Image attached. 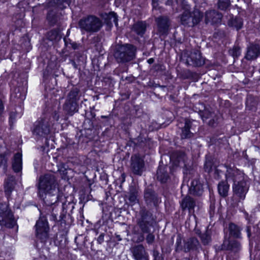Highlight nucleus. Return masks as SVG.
Listing matches in <instances>:
<instances>
[{"mask_svg": "<svg viewBox=\"0 0 260 260\" xmlns=\"http://www.w3.org/2000/svg\"><path fill=\"white\" fill-rule=\"evenodd\" d=\"M155 223V219L151 212L145 207L141 208L139 212V217L137 218V224L142 234L139 236L137 240V242H141L144 240V234H147L146 240L148 244H152L154 242L155 236L153 232H151V229L154 227Z\"/></svg>", "mask_w": 260, "mask_h": 260, "instance_id": "1", "label": "nucleus"}, {"mask_svg": "<svg viewBox=\"0 0 260 260\" xmlns=\"http://www.w3.org/2000/svg\"><path fill=\"white\" fill-rule=\"evenodd\" d=\"M225 176L226 180L232 179L234 182L233 191L234 197L237 199L236 203L245 200L249 186L244 179L243 174L235 168L228 167Z\"/></svg>", "mask_w": 260, "mask_h": 260, "instance_id": "2", "label": "nucleus"}, {"mask_svg": "<svg viewBox=\"0 0 260 260\" xmlns=\"http://www.w3.org/2000/svg\"><path fill=\"white\" fill-rule=\"evenodd\" d=\"M183 12L180 15V23L185 27H193L198 25L202 20L203 15L198 9L192 12L189 11L190 6L185 2L182 3Z\"/></svg>", "mask_w": 260, "mask_h": 260, "instance_id": "3", "label": "nucleus"}, {"mask_svg": "<svg viewBox=\"0 0 260 260\" xmlns=\"http://www.w3.org/2000/svg\"><path fill=\"white\" fill-rule=\"evenodd\" d=\"M137 47L131 44L118 45L116 47L114 57L118 63H125L136 58Z\"/></svg>", "mask_w": 260, "mask_h": 260, "instance_id": "4", "label": "nucleus"}, {"mask_svg": "<svg viewBox=\"0 0 260 260\" xmlns=\"http://www.w3.org/2000/svg\"><path fill=\"white\" fill-rule=\"evenodd\" d=\"M53 124L50 116L40 118L34 124L33 135L38 137H46L50 134Z\"/></svg>", "mask_w": 260, "mask_h": 260, "instance_id": "5", "label": "nucleus"}, {"mask_svg": "<svg viewBox=\"0 0 260 260\" xmlns=\"http://www.w3.org/2000/svg\"><path fill=\"white\" fill-rule=\"evenodd\" d=\"M78 24L82 31L95 32L98 31L102 26V22L97 17L89 15L81 19Z\"/></svg>", "mask_w": 260, "mask_h": 260, "instance_id": "6", "label": "nucleus"}, {"mask_svg": "<svg viewBox=\"0 0 260 260\" xmlns=\"http://www.w3.org/2000/svg\"><path fill=\"white\" fill-rule=\"evenodd\" d=\"M35 227L36 235L37 238V244L39 245V242H40L42 244L41 246L43 247L49 238L48 231L49 228L46 217L41 216L37 221Z\"/></svg>", "mask_w": 260, "mask_h": 260, "instance_id": "7", "label": "nucleus"}, {"mask_svg": "<svg viewBox=\"0 0 260 260\" xmlns=\"http://www.w3.org/2000/svg\"><path fill=\"white\" fill-rule=\"evenodd\" d=\"M16 223L13 214L7 204H0V225L9 228L14 227Z\"/></svg>", "mask_w": 260, "mask_h": 260, "instance_id": "8", "label": "nucleus"}, {"mask_svg": "<svg viewBox=\"0 0 260 260\" xmlns=\"http://www.w3.org/2000/svg\"><path fill=\"white\" fill-rule=\"evenodd\" d=\"M57 185L55 176L53 174H47L40 177L38 185L40 192L57 189Z\"/></svg>", "mask_w": 260, "mask_h": 260, "instance_id": "9", "label": "nucleus"}, {"mask_svg": "<svg viewBox=\"0 0 260 260\" xmlns=\"http://www.w3.org/2000/svg\"><path fill=\"white\" fill-rule=\"evenodd\" d=\"M186 55V63L193 67H200L205 63V60L201 55L200 51L197 49H192L187 52Z\"/></svg>", "mask_w": 260, "mask_h": 260, "instance_id": "10", "label": "nucleus"}, {"mask_svg": "<svg viewBox=\"0 0 260 260\" xmlns=\"http://www.w3.org/2000/svg\"><path fill=\"white\" fill-rule=\"evenodd\" d=\"M199 114L203 121L206 122L208 125L215 127L218 123V117L214 111L207 108L203 110H200Z\"/></svg>", "mask_w": 260, "mask_h": 260, "instance_id": "11", "label": "nucleus"}, {"mask_svg": "<svg viewBox=\"0 0 260 260\" xmlns=\"http://www.w3.org/2000/svg\"><path fill=\"white\" fill-rule=\"evenodd\" d=\"M157 29L160 35H167L169 31L171 22L169 17L160 16L155 18Z\"/></svg>", "mask_w": 260, "mask_h": 260, "instance_id": "12", "label": "nucleus"}, {"mask_svg": "<svg viewBox=\"0 0 260 260\" xmlns=\"http://www.w3.org/2000/svg\"><path fill=\"white\" fill-rule=\"evenodd\" d=\"M144 198L146 205L149 207H156L161 202L155 192L151 187H147L144 192Z\"/></svg>", "mask_w": 260, "mask_h": 260, "instance_id": "13", "label": "nucleus"}, {"mask_svg": "<svg viewBox=\"0 0 260 260\" xmlns=\"http://www.w3.org/2000/svg\"><path fill=\"white\" fill-rule=\"evenodd\" d=\"M131 168L133 173L137 175H141L144 170V161L139 155H132L131 158Z\"/></svg>", "mask_w": 260, "mask_h": 260, "instance_id": "14", "label": "nucleus"}, {"mask_svg": "<svg viewBox=\"0 0 260 260\" xmlns=\"http://www.w3.org/2000/svg\"><path fill=\"white\" fill-rule=\"evenodd\" d=\"M222 15L215 10H209L205 14V22L212 25L220 23Z\"/></svg>", "mask_w": 260, "mask_h": 260, "instance_id": "15", "label": "nucleus"}, {"mask_svg": "<svg viewBox=\"0 0 260 260\" xmlns=\"http://www.w3.org/2000/svg\"><path fill=\"white\" fill-rule=\"evenodd\" d=\"M130 250L135 260H149L148 254L143 245H135Z\"/></svg>", "mask_w": 260, "mask_h": 260, "instance_id": "16", "label": "nucleus"}, {"mask_svg": "<svg viewBox=\"0 0 260 260\" xmlns=\"http://www.w3.org/2000/svg\"><path fill=\"white\" fill-rule=\"evenodd\" d=\"M43 192L45 193L44 200L47 206H52L55 204L61 197L58 188Z\"/></svg>", "mask_w": 260, "mask_h": 260, "instance_id": "17", "label": "nucleus"}, {"mask_svg": "<svg viewBox=\"0 0 260 260\" xmlns=\"http://www.w3.org/2000/svg\"><path fill=\"white\" fill-rule=\"evenodd\" d=\"M197 204L196 201L192 197L186 196L184 197L180 202V206L182 210H187L189 213L194 212V208Z\"/></svg>", "mask_w": 260, "mask_h": 260, "instance_id": "18", "label": "nucleus"}, {"mask_svg": "<svg viewBox=\"0 0 260 260\" xmlns=\"http://www.w3.org/2000/svg\"><path fill=\"white\" fill-rule=\"evenodd\" d=\"M189 191L191 194L197 196H201L204 192L203 183L198 179H194L191 183Z\"/></svg>", "mask_w": 260, "mask_h": 260, "instance_id": "19", "label": "nucleus"}, {"mask_svg": "<svg viewBox=\"0 0 260 260\" xmlns=\"http://www.w3.org/2000/svg\"><path fill=\"white\" fill-rule=\"evenodd\" d=\"M260 54V46L258 45L251 44L247 48V52L245 58L247 60H253L256 58Z\"/></svg>", "mask_w": 260, "mask_h": 260, "instance_id": "20", "label": "nucleus"}, {"mask_svg": "<svg viewBox=\"0 0 260 260\" xmlns=\"http://www.w3.org/2000/svg\"><path fill=\"white\" fill-rule=\"evenodd\" d=\"M16 183V182L15 178L13 176H8L5 179L4 183V191L8 198L10 197L12 191L15 188Z\"/></svg>", "mask_w": 260, "mask_h": 260, "instance_id": "21", "label": "nucleus"}, {"mask_svg": "<svg viewBox=\"0 0 260 260\" xmlns=\"http://www.w3.org/2000/svg\"><path fill=\"white\" fill-rule=\"evenodd\" d=\"M170 159L176 166H179L181 164L185 166V163L186 159V156L183 152L176 151L174 152L171 156Z\"/></svg>", "mask_w": 260, "mask_h": 260, "instance_id": "22", "label": "nucleus"}, {"mask_svg": "<svg viewBox=\"0 0 260 260\" xmlns=\"http://www.w3.org/2000/svg\"><path fill=\"white\" fill-rule=\"evenodd\" d=\"M222 250H232L234 252H238L241 249V244L237 240L231 241L224 240L221 245Z\"/></svg>", "mask_w": 260, "mask_h": 260, "instance_id": "23", "label": "nucleus"}, {"mask_svg": "<svg viewBox=\"0 0 260 260\" xmlns=\"http://www.w3.org/2000/svg\"><path fill=\"white\" fill-rule=\"evenodd\" d=\"M63 110L68 115L72 116L78 111V104L67 100L65 101L62 106Z\"/></svg>", "mask_w": 260, "mask_h": 260, "instance_id": "24", "label": "nucleus"}, {"mask_svg": "<svg viewBox=\"0 0 260 260\" xmlns=\"http://www.w3.org/2000/svg\"><path fill=\"white\" fill-rule=\"evenodd\" d=\"M157 179L161 183H165L170 179V176L168 172L167 166H160L158 167L156 173Z\"/></svg>", "mask_w": 260, "mask_h": 260, "instance_id": "25", "label": "nucleus"}, {"mask_svg": "<svg viewBox=\"0 0 260 260\" xmlns=\"http://www.w3.org/2000/svg\"><path fill=\"white\" fill-rule=\"evenodd\" d=\"M191 125L192 122L189 119L185 120L184 125L182 127L180 134L182 139H190L193 136V134L190 131Z\"/></svg>", "mask_w": 260, "mask_h": 260, "instance_id": "26", "label": "nucleus"}, {"mask_svg": "<svg viewBox=\"0 0 260 260\" xmlns=\"http://www.w3.org/2000/svg\"><path fill=\"white\" fill-rule=\"evenodd\" d=\"M200 247V244L198 239L191 237L187 239L184 244V251H189L190 250H198Z\"/></svg>", "mask_w": 260, "mask_h": 260, "instance_id": "27", "label": "nucleus"}, {"mask_svg": "<svg viewBox=\"0 0 260 260\" xmlns=\"http://www.w3.org/2000/svg\"><path fill=\"white\" fill-rule=\"evenodd\" d=\"M81 95V93L80 89L77 87H74L69 92L66 98V100L78 104Z\"/></svg>", "mask_w": 260, "mask_h": 260, "instance_id": "28", "label": "nucleus"}, {"mask_svg": "<svg viewBox=\"0 0 260 260\" xmlns=\"http://www.w3.org/2000/svg\"><path fill=\"white\" fill-rule=\"evenodd\" d=\"M11 154V152L6 147L0 146V167L4 166L5 168L7 167V162Z\"/></svg>", "mask_w": 260, "mask_h": 260, "instance_id": "29", "label": "nucleus"}, {"mask_svg": "<svg viewBox=\"0 0 260 260\" xmlns=\"http://www.w3.org/2000/svg\"><path fill=\"white\" fill-rule=\"evenodd\" d=\"M22 153L17 152L14 155L12 160L13 170L15 172H19L22 170Z\"/></svg>", "mask_w": 260, "mask_h": 260, "instance_id": "30", "label": "nucleus"}, {"mask_svg": "<svg viewBox=\"0 0 260 260\" xmlns=\"http://www.w3.org/2000/svg\"><path fill=\"white\" fill-rule=\"evenodd\" d=\"M146 23L145 22L139 21L133 25L132 30L138 35L142 36L146 31Z\"/></svg>", "mask_w": 260, "mask_h": 260, "instance_id": "31", "label": "nucleus"}, {"mask_svg": "<svg viewBox=\"0 0 260 260\" xmlns=\"http://www.w3.org/2000/svg\"><path fill=\"white\" fill-rule=\"evenodd\" d=\"M229 230L230 235L235 238H241V229L240 226L234 223H231L229 225Z\"/></svg>", "mask_w": 260, "mask_h": 260, "instance_id": "32", "label": "nucleus"}, {"mask_svg": "<svg viewBox=\"0 0 260 260\" xmlns=\"http://www.w3.org/2000/svg\"><path fill=\"white\" fill-rule=\"evenodd\" d=\"M47 20L50 25L56 24L59 20V15L54 10H50L47 15Z\"/></svg>", "mask_w": 260, "mask_h": 260, "instance_id": "33", "label": "nucleus"}, {"mask_svg": "<svg viewBox=\"0 0 260 260\" xmlns=\"http://www.w3.org/2000/svg\"><path fill=\"white\" fill-rule=\"evenodd\" d=\"M48 215L49 216V218L51 220H52L54 221L59 222L60 224L66 223L65 219L67 217V215L63 212L60 213V214L59 216V219H58L57 217V211L53 208L51 214H48Z\"/></svg>", "mask_w": 260, "mask_h": 260, "instance_id": "34", "label": "nucleus"}, {"mask_svg": "<svg viewBox=\"0 0 260 260\" xmlns=\"http://www.w3.org/2000/svg\"><path fill=\"white\" fill-rule=\"evenodd\" d=\"M229 185L226 181H222L218 184V193L222 197H226L228 195Z\"/></svg>", "mask_w": 260, "mask_h": 260, "instance_id": "35", "label": "nucleus"}, {"mask_svg": "<svg viewBox=\"0 0 260 260\" xmlns=\"http://www.w3.org/2000/svg\"><path fill=\"white\" fill-rule=\"evenodd\" d=\"M105 23L109 25H112L113 23L117 26L118 25V18L116 13L113 12H110L109 14H106L104 17Z\"/></svg>", "mask_w": 260, "mask_h": 260, "instance_id": "36", "label": "nucleus"}, {"mask_svg": "<svg viewBox=\"0 0 260 260\" xmlns=\"http://www.w3.org/2000/svg\"><path fill=\"white\" fill-rule=\"evenodd\" d=\"M46 38L50 41L57 42L61 39V37L57 29H53L47 33Z\"/></svg>", "mask_w": 260, "mask_h": 260, "instance_id": "37", "label": "nucleus"}, {"mask_svg": "<svg viewBox=\"0 0 260 260\" xmlns=\"http://www.w3.org/2000/svg\"><path fill=\"white\" fill-rule=\"evenodd\" d=\"M138 190L135 187H131L128 193V199L132 205L135 204L138 202Z\"/></svg>", "mask_w": 260, "mask_h": 260, "instance_id": "38", "label": "nucleus"}, {"mask_svg": "<svg viewBox=\"0 0 260 260\" xmlns=\"http://www.w3.org/2000/svg\"><path fill=\"white\" fill-rule=\"evenodd\" d=\"M228 25L230 26L235 27L237 30H239L242 28L243 21L242 18L240 17L232 18L229 20Z\"/></svg>", "mask_w": 260, "mask_h": 260, "instance_id": "39", "label": "nucleus"}, {"mask_svg": "<svg viewBox=\"0 0 260 260\" xmlns=\"http://www.w3.org/2000/svg\"><path fill=\"white\" fill-rule=\"evenodd\" d=\"M71 0H52L49 3V6H52L54 4L56 7L61 9H63L66 7V5H69Z\"/></svg>", "mask_w": 260, "mask_h": 260, "instance_id": "40", "label": "nucleus"}, {"mask_svg": "<svg viewBox=\"0 0 260 260\" xmlns=\"http://www.w3.org/2000/svg\"><path fill=\"white\" fill-rule=\"evenodd\" d=\"M204 169L205 171L208 173H210L213 170H215V173L219 176V173L221 172L218 169L216 168V167L213 165V163L211 160H207L204 165ZM218 179L219 177H218Z\"/></svg>", "mask_w": 260, "mask_h": 260, "instance_id": "41", "label": "nucleus"}, {"mask_svg": "<svg viewBox=\"0 0 260 260\" xmlns=\"http://www.w3.org/2000/svg\"><path fill=\"white\" fill-rule=\"evenodd\" d=\"M212 232L210 230H206L202 235H200V239L204 245H208L211 241Z\"/></svg>", "mask_w": 260, "mask_h": 260, "instance_id": "42", "label": "nucleus"}, {"mask_svg": "<svg viewBox=\"0 0 260 260\" xmlns=\"http://www.w3.org/2000/svg\"><path fill=\"white\" fill-rule=\"evenodd\" d=\"M153 10H157L161 9L162 7L160 6L161 4H165L166 5H170L172 2L170 0H152Z\"/></svg>", "mask_w": 260, "mask_h": 260, "instance_id": "43", "label": "nucleus"}, {"mask_svg": "<svg viewBox=\"0 0 260 260\" xmlns=\"http://www.w3.org/2000/svg\"><path fill=\"white\" fill-rule=\"evenodd\" d=\"M217 6L219 10L226 11L231 6V1L230 0H218Z\"/></svg>", "mask_w": 260, "mask_h": 260, "instance_id": "44", "label": "nucleus"}, {"mask_svg": "<svg viewBox=\"0 0 260 260\" xmlns=\"http://www.w3.org/2000/svg\"><path fill=\"white\" fill-rule=\"evenodd\" d=\"M65 45L68 47H71L74 50H79L81 46L75 42H72L70 40L64 39Z\"/></svg>", "mask_w": 260, "mask_h": 260, "instance_id": "45", "label": "nucleus"}, {"mask_svg": "<svg viewBox=\"0 0 260 260\" xmlns=\"http://www.w3.org/2000/svg\"><path fill=\"white\" fill-rule=\"evenodd\" d=\"M229 53L234 58H238L241 54V48L239 46L235 45L229 50Z\"/></svg>", "mask_w": 260, "mask_h": 260, "instance_id": "46", "label": "nucleus"}, {"mask_svg": "<svg viewBox=\"0 0 260 260\" xmlns=\"http://www.w3.org/2000/svg\"><path fill=\"white\" fill-rule=\"evenodd\" d=\"M183 237L180 234H178L176 238V250L180 251L182 250H184V246H183L182 244V240Z\"/></svg>", "mask_w": 260, "mask_h": 260, "instance_id": "47", "label": "nucleus"}, {"mask_svg": "<svg viewBox=\"0 0 260 260\" xmlns=\"http://www.w3.org/2000/svg\"><path fill=\"white\" fill-rule=\"evenodd\" d=\"M246 107L249 108L250 110L253 109L256 105V102L254 101V99L251 96L249 95L247 98L246 102Z\"/></svg>", "mask_w": 260, "mask_h": 260, "instance_id": "48", "label": "nucleus"}, {"mask_svg": "<svg viewBox=\"0 0 260 260\" xmlns=\"http://www.w3.org/2000/svg\"><path fill=\"white\" fill-rule=\"evenodd\" d=\"M153 260H162L161 256L159 254V252L155 249L153 250Z\"/></svg>", "mask_w": 260, "mask_h": 260, "instance_id": "49", "label": "nucleus"}, {"mask_svg": "<svg viewBox=\"0 0 260 260\" xmlns=\"http://www.w3.org/2000/svg\"><path fill=\"white\" fill-rule=\"evenodd\" d=\"M104 233H102L100 235L97 239V242L99 244H101L104 241Z\"/></svg>", "mask_w": 260, "mask_h": 260, "instance_id": "50", "label": "nucleus"}, {"mask_svg": "<svg viewBox=\"0 0 260 260\" xmlns=\"http://www.w3.org/2000/svg\"><path fill=\"white\" fill-rule=\"evenodd\" d=\"M52 117L54 120L58 121L59 119V115L58 112L56 111L53 112L52 114Z\"/></svg>", "mask_w": 260, "mask_h": 260, "instance_id": "51", "label": "nucleus"}, {"mask_svg": "<svg viewBox=\"0 0 260 260\" xmlns=\"http://www.w3.org/2000/svg\"><path fill=\"white\" fill-rule=\"evenodd\" d=\"M246 233L247 234V236L248 238H250L251 236V229L250 226H247L246 227Z\"/></svg>", "mask_w": 260, "mask_h": 260, "instance_id": "52", "label": "nucleus"}, {"mask_svg": "<svg viewBox=\"0 0 260 260\" xmlns=\"http://www.w3.org/2000/svg\"><path fill=\"white\" fill-rule=\"evenodd\" d=\"M90 114H91V117L92 118H94V117L95 116V114L93 112H92V110H94V106H93L92 107H90Z\"/></svg>", "mask_w": 260, "mask_h": 260, "instance_id": "53", "label": "nucleus"}, {"mask_svg": "<svg viewBox=\"0 0 260 260\" xmlns=\"http://www.w3.org/2000/svg\"><path fill=\"white\" fill-rule=\"evenodd\" d=\"M3 109H4L3 104L2 101L0 100V115H1V114L3 112Z\"/></svg>", "mask_w": 260, "mask_h": 260, "instance_id": "54", "label": "nucleus"}, {"mask_svg": "<svg viewBox=\"0 0 260 260\" xmlns=\"http://www.w3.org/2000/svg\"><path fill=\"white\" fill-rule=\"evenodd\" d=\"M218 34H220V35H223V33L222 32H221L220 31H218L217 32H215L214 34V37L217 38V35H218Z\"/></svg>", "mask_w": 260, "mask_h": 260, "instance_id": "55", "label": "nucleus"}, {"mask_svg": "<svg viewBox=\"0 0 260 260\" xmlns=\"http://www.w3.org/2000/svg\"><path fill=\"white\" fill-rule=\"evenodd\" d=\"M154 59L153 58H150L147 60V62L149 64H152L154 62Z\"/></svg>", "mask_w": 260, "mask_h": 260, "instance_id": "56", "label": "nucleus"}, {"mask_svg": "<svg viewBox=\"0 0 260 260\" xmlns=\"http://www.w3.org/2000/svg\"><path fill=\"white\" fill-rule=\"evenodd\" d=\"M10 119L11 121H12L13 120H14L15 119V114L11 113L10 117Z\"/></svg>", "mask_w": 260, "mask_h": 260, "instance_id": "57", "label": "nucleus"}, {"mask_svg": "<svg viewBox=\"0 0 260 260\" xmlns=\"http://www.w3.org/2000/svg\"><path fill=\"white\" fill-rule=\"evenodd\" d=\"M195 232L200 237V235L202 234L201 231L199 229H195Z\"/></svg>", "mask_w": 260, "mask_h": 260, "instance_id": "58", "label": "nucleus"}, {"mask_svg": "<svg viewBox=\"0 0 260 260\" xmlns=\"http://www.w3.org/2000/svg\"><path fill=\"white\" fill-rule=\"evenodd\" d=\"M116 238L118 241H120L122 240L120 235H116Z\"/></svg>", "mask_w": 260, "mask_h": 260, "instance_id": "59", "label": "nucleus"}, {"mask_svg": "<svg viewBox=\"0 0 260 260\" xmlns=\"http://www.w3.org/2000/svg\"><path fill=\"white\" fill-rule=\"evenodd\" d=\"M72 64L75 68H77V65L74 61H72Z\"/></svg>", "mask_w": 260, "mask_h": 260, "instance_id": "60", "label": "nucleus"}, {"mask_svg": "<svg viewBox=\"0 0 260 260\" xmlns=\"http://www.w3.org/2000/svg\"><path fill=\"white\" fill-rule=\"evenodd\" d=\"M108 117H109V116H101L102 118H107Z\"/></svg>", "mask_w": 260, "mask_h": 260, "instance_id": "61", "label": "nucleus"}]
</instances>
